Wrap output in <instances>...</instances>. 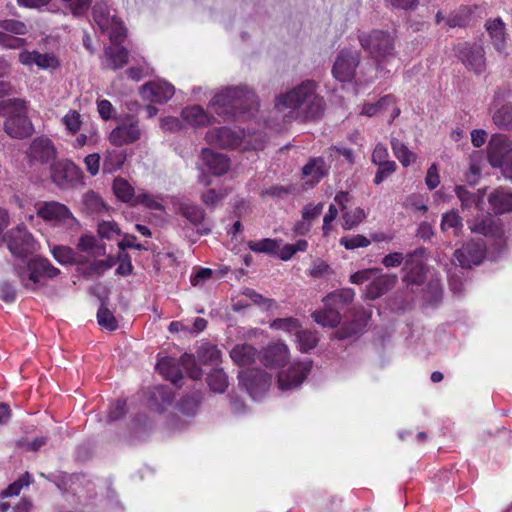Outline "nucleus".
Returning a JSON list of instances; mask_svg holds the SVG:
<instances>
[{"label":"nucleus","mask_w":512,"mask_h":512,"mask_svg":"<svg viewBox=\"0 0 512 512\" xmlns=\"http://www.w3.org/2000/svg\"><path fill=\"white\" fill-rule=\"evenodd\" d=\"M275 110L282 115L284 122L314 119L322 115L324 100L317 93L316 82L305 80L280 94L276 99Z\"/></svg>","instance_id":"f257e3e1"},{"label":"nucleus","mask_w":512,"mask_h":512,"mask_svg":"<svg viewBox=\"0 0 512 512\" xmlns=\"http://www.w3.org/2000/svg\"><path fill=\"white\" fill-rule=\"evenodd\" d=\"M256 106L254 92L244 85L223 88L210 101V107L223 120L235 117L238 113L249 112Z\"/></svg>","instance_id":"f03ea898"},{"label":"nucleus","mask_w":512,"mask_h":512,"mask_svg":"<svg viewBox=\"0 0 512 512\" xmlns=\"http://www.w3.org/2000/svg\"><path fill=\"white\" fill-rule=\"evenodd\" d=\"M395 36L384 30L362 32L359 35L361 47L368 51L379 69L388 67L397 57Z\"/></svg>","instance_id":"7ed1b4c3"},{"label":"nucleus","mask_w":512,"mask_h":512,"mask_svg":"<svg viewBox=\"0 0 512 512\" xmlns=\"http://www.w3.org/2000/svg\"><path fill=\"white\" fill-rule=\"evenodd\" d=\"M209 144L221 148H242L258 150L263 147V136L259 133L245 132L241 129L219 127L209 130L206 134Z\"/></svg>","instance_id":"20e7f679"},{"label":"nucleus","mask_w":512,"mask_h":512,"mask_svg":"<svg viewBox=\"0 0 512 512\" xmlns=\"http://www.w3.org/2000/svg\"><path fill=\"white\" fill-rule=\"evenodd\" d=\"M14 272L21 284L31 291L43 287L46 279H53L60 274V270L43 257H33L15 265Z\"/></svg>","instance_id":"39448f33"},{"label":"nucleus","mask_w":512,"mask_h":512,"mask_svg":"<svg viewBox=\"0 0 512 512\" xmlns=\"http://www.w3.org/2000/svg\"><path fill=\"white\" fill-rule=\"evenodd\" d=\"M0 116L6 117L4 130L12 138L23 139L33 133V125L26 115L25 102L18 98L0 101Z\"/></svg>","instance_id":"423d86ee"},{"label":"nucleus","mask_w":512,"mask_h":512,"mask_svg":"<svg viewBox=\"0 0 512 512\" xmlns=\"http://www.w3.org/2000/svg\"><path fill=\"white\" fill-rule=\"evenodd\" d=\"M1 241H4L10 253L19 259L28 258L38 250V242L24 225L7 231Z\"/></svg>","instance_id":"0eeeda50"},{"label":"nucleus","mask_w":512,"mask_h":512,"mask_svg":"<svg viewBox=\"0 0 512 512\" xmlns=\"http://www.w3.org/2000/svg\"><path fill=\"white\" fill-rule=\"evenodd\" d=\"M37 215L46 222L66 230L72 231L79 227V222L70 209L60 202L48 201L42 203L37 209Z\"/></svg>","instance_id":"6e6552de"},{"label":"nucleus","mask_w":512,"mask_h":512,"mask_svg":"<svg viewBox=\"0 0 512 512\" xmlns=\"http://www.w3.org/2000/svg\"><path fill=\"white\" fill-rule=\"evenodd\" d=\"M142 133L139 121L132 115H126L109 133L108 141L112 146L122 147L138 141L142 137Z\"/></svg>","instance_id":"1a4fd4ad"},{"label":"nucleus","mask_w":512,"mask_h":512,"mask_svg":"<svg viewBox=\"0 0 512 512\" xmlns=\"http://www.w3.org/2000/svg\"><path fill=\"white\" fill-rule=\"evenodd\" d=\"M361 54L358 50L342 49L337 55L332 74L340 82L353 81L360 64Z\"/></svg>","instance_id":"9d476101"},{"label":"nucleus","mask_w":512,"mask_h":512,"mask_svg":"<svg viewBox=\"0 0 512 512\" xmlns=\"http://www.w3.org/2000/svg\"><path fill=\"white\" fill-rule=\"evenodd\" d=\"M238 378L240 384L255 400L261 398L268 391L271 384V376L260 369L241 371Z\"/></svg>","instance_id":"9b49d317"},{"label":"nucleus","mask_w":512,"mask_h":512,"mask_svg":"<svg viewBox=\"0 0 512 512\" xmlns=\"http://www.w3.org/2000/svg\"><path fill=\"white\" fill-rule=\"evenodd\" d=\"M312 369V361L304 360L293 363L287 370L278 374V387L282 391L298 388Z\"/></svg>","instance_id":"f8f14e48"},{"label":"nucleus","mask_w":512,"mask_h":512,"mask_svg":"<svg viewBox=\"0 0 512 512\" xmlns=\"http://www.w3.org/2000/svg\"><path fill=\"white\" fill-rule=\"evenodd\" d=\"M486 255V244L482 239H471L454 252V260L462 268H471L482 263Z\"/></svg>","instance_id":"ddd939ff"},{"label":"nucleus","mask_w":512,"mask_h":512,"mask_svg":"<svg viewBox=\"0 0 512 512\" xmlns=\"http://www.w3.org/2000/svg\"><path fill=\"white\" fill-rule=\"evenodd\" d=\"M456 54L465 67L476 74L485 71L486 60L482 46L476 43H460L456 47Z\"/></svg>","instance_id":"4468645a"},{"label":"nucleus","mask_w":512,"mask_h":512,"mask_svg":"<svg viewBox=\"0 0 512 512\" xmlns=\"http://www.w3.org/2000/svg\"><path fill=\"white\" fill-rule=\"evenodd\" d=\"M56 148L47 137H37L29 145L27 160L29 165L51 164L56 158Z\"/></svg>","instance_id":"2eb2a0df"},{"label":"nucleus","mask_w":512,"mask_h":512,"mask_svg":"<svg viewBox=\"0 0 512 512\" xmlns=\"http://www.w3.org/2000/svg\"><path fill=\"white\" fill-rule=\"evenodd\" d=\"M140 93L144 100L163 104L173 97L175 89L172 84L158 80L143 85Z\"/></svg>","instance_id":"dca6fc26"},{"label":"nucleus","mask_w":512,"mask_h":512,"mask_svg":"<svg viewBox=\"0 0 512 512\" xmlns=\"http://www.w3.org/2000/svg\"><path fill=\"white\" fill-rule=\"evenodd\" d=\"M290 359L288 346L284 342L267 345L260 353V361L270 368L284 366Z\"/></svg>","instance_id":"f3484780"},{"label":"nucleus","mask_w":512,"mask_h":512,"mask_svg":"<svg viewBox=\"0 0 512 512\" xmlns=\"http://www.w3.org/2000/svg\"><path fill=\"white\" fill-rule=\"evenodd\" d=\"M467 225L472 233L480 234L491 238H500L503 235V229L499 220L491 215L475 217L467 220Z\"/></svg>","instance_id":"a211bd4d"},{"label":"nucleus","mask_w":512,"mask_h":512,"mask_svg":"<svg viewBox=\"0 0 512 512\" xmlns=\"http://www.w3.org/2000/svg\"><path fill=\"white\" fill-rule=\"evenodd\" d=\"M21 64L31 67L36 65L43 70H55L60 66V62L54 53H39L38 51L23 50L18 55Z\"/></svg>","instance_id":"6ab92c4d"},{"label":"nucleus","mask_w":512,"mask_h":512,"mask_svg":"<svg viewBox=\"0 0 512 512\" xmlns=\"http://www.w3.org/2000/svg\"><path fill=\"white\" fill-rule=\"evenodd\" d=\"M510 150L512 147L506 135L493 134L487 145L488 162L493 168H497L503 163Z\"/></svg>","instance_id":"aec40b11"},{"label":"nucleus","mask_w":512,"mask_h":512,"mask_svg":"<svg viewBox=\"0 0 512 512\" xmlns=\"http://www.w3.org/2000/svg\"><path fill=\"white\" fill-rule=\"evenodd\" d=\"M397 280V275L382 274L381 272L376 274L366 287L365 298L375 300L381 297L395 286Z\"/></svg>","instance_id":"412c9836"},{"label":"nucleus","mask_w":512,"mask_h":512,"mask_svg":"<svg viewBox=\"0 0 512 512\" xmlns=\"http://www.w3.org/2000/svg\"><path fill=\"white\" fill-rule=\"evenodd\" d=\"M52 181L59 187H64L78 176L76 165L67 160L53 161L51 164Z\"/></svg>","instance_id":"4be33fe9"},{"label":"nucleus","mask_w":512,"mask_h":512,"mask_svg":"<svg viewBox=\"0 0 512 512\" xmlns=\"http://www.w3.org/2000/svg\"><path fill=\"white\" fill-rule=\"evenodd\" d=\"M359 70L356 72L354 83L356 85H367L373 83L379 77H384L388 75L391 70L386 66L384 69H379L378 63L367 62L362 65L359 64Z\"/></svg>","instance_id":"5701e85b"},{"label":"nucleus","mask_w":512,"mask_h":512,"mask_svg":"<svg viewBox=\"0 0 512 512\" xmlns=\"http://www.w3.org/2000/svg\"><path fill=\"white\" fill-rule=\"evenodd\" d=\"M455 194L461 202L462 210L475 207L479 211H485V190L479 189L476 192H472L465 186L459 185L455 187Z\"/></svg>","instance_id":"b1692460"},{"label":"nucleus","mask_w":512,"mask_h":512,"mask_svg":"<svg viewBox=\"0 0 512 512\" xmlns=\"http://www.w3.org/2000/svg\"><path fill=\"white\" fill-rule=\"evenodd\" d=\"M416 253L417 252L408 254L404 266L406 273L403 277V281L408 288L411 287L412 291H414V286H423L425 279L423 265L421 263L413 262V257L416 255Z\"/></svg>","instance_id":"393cba45"},{"label":"nucleus","mask_w":512,"mask_h":512,"mask_svg":"<svg viewBox=\"0 0 512 512\" xmlns=\"http://www.w3.org/2000/svg\"><path fill=\"white\" fill-rule=\"evenodd\" d=\"M369 318L370 312L365 310L356 311L353 315V319L349 323H345L342 328L337 331L338 338L346 339L362 333Z\"/></svg>","instance_id":"a878e982"},{"label":"nucleus","mask_w":512,"mask_h":512,"mask_svg":"<svg viewBox=\"0 0 512 512\" xmlns=\"http://www.w3.org/2000/svg\"><path fill=\"white\" fill-rule=\"evenodd\" d=\"M201 159L214 175H223L229 169V159L223 153L204 148L201 152Z\"/></svg>","instance_id":"bb28decb"},{"label":"nucleus","mask_w":512,"mask_h":512,"mask_svg":"<svg viewBox=\"0 0 512 512\" xmlns=\"http://www.w3.org/2000/svg\"><path fill=\"white\" fill-rule=\"evenodd\" d=\"M490 208L488 213L502 214L512 210V191L496 189L488 196Z\"/></svg>","instance_id":"cd10ccee"},{"label":"nucleus","mask_w":512,"mask_h":512,"mask_svg":"<svg viewBox=\"0 0 512 512\" xmlns=\"http://www.w3.org/2000/svg\"><path fill=\"white\" fill-rule=\"evenodd\" d=\"M128 51L121 44H111L105 48L104 66L108 69L117 70L126 65Z\"/></svg>","instance_id":"c85d7f7f"},{"label":"nucleus","mask_w":512,"mask_h":512,"mask_svg":"<svg viewBox=\"0 0 512 512\" xmlns=\"http://www.w3.org/2000/svg\"><path fill=\"white\" fill-rule=\"evenodd\" d=\"M230 357L233 362L239 366H247L260 359V354L249 344H238L230 351Z\"/></svg>","instance_id":"c756f323"},{"label":"nucleus","mask_w":512,"mask_h":512,"mask_svg":"<svg viewBox=\"0 0 512 512\" xmlns=\"http://www.w3.org/2000/svg\"><path fill=\"white\" fill-rule=\"evenodd\" d=\"M355 297V291L351 288H343L329 293L324 299L325 307H334L339 312L351 303Z\"/></svg>","instance_id":"7c9ffc66"},{"label":"nucleus","mask_w":512,"mask_h":512,"mask_svg":"<svg viewBox=\"0 0 512 512\" xmlns=\"http://www.w3.org/2000/svg\"><path fill=\"white\" fill-rule=\"evenodd\" d=\"M486 29L492 39L494 47L499 52H503L506 46V33L503 21L501 19L487 21Z\"/></svg>","instance_id":"2f4dec72"},{"label":"nucleus","mask_w":512,"mask_h":512,"mask_svg":"<svg viewBox=\"0 0 512 512\" xmlns=\"http://www.w3.org/2000/svg\"><path fill=\"white\" fill-rule=\"evenodd\" d=\"M181 115L182 118L192 126H205L211 121L209 115L199 105L184 108Z\"/></svg>","instance_id":"473e14b6"},{"label":"nucleus","mask_w":512,"mask_h":512,"mask_svg":"<svg viewBox=\"0 0 512 512\" xmlns=\"http://www.w3.org/2000/svg\"><path fill=\"white\" fill-rule=\"evenodd\" d=\"M156 369L161 375L175 385L182 379V373L173 358L167 357L159 360L156 365Z\"/></svg>","instance_id":"72a5a7b5"},{"label":"nucleus","mask_w":512,"mask_h":512,"mask_svg":"<svg viewBox=\"0 0 512 512\" xmlns=\"http://www.w3.org/2000/svg\"><path fill=\"white\" fill-rule=\"evenodd\" d=\"M315 322L325 327H336L341 321L340 312L334 307H325L312 314Z\"/></svg>","instance_id":"f704fd0d"},{"label":"nucleus","mask_w":512,"mask_h":512,"mask_svg":"<svg viewBox=\"0 0 512 512\" xmlns=\"http://www.w3.org/2000/svg\"><path fill=\"white\" fill-rule=\"evenodd\" d=\"M463 220L459 215L458 210L452 209L448 212H445L442 215L440 228L442 232H446L449 229L453 230L454 236H459L463 229Z\"/></svg>","instance_id":"c9c22d12"},{"label":"nucleus","mask_w":512,"mask_h":512,"mask_svg":"<svg viewBox=\"0 0 512 512\" xmlns=\"http://www.w3.org/2000/svg\"><path fill=\"white\" fill-rule=\"evenodd\" d=\"M325 163L321 158L312 159L303 167V175L308 178L311 186L318 183L325 175Z\"/></svg>","instance_id":"e433bc0d"},{"label":"nucleus","mask_w":512,"mask_h":512,"mask_svg":"<svg viewBox=\"0 0 512 512\" xmlns=\"http://www.w3.org/2000/svg\"><path fill=\"white\" fill-rule=\"evenodd\" d=\"M126 160V153L120 150H107L103 160V172L114 173L119 170Z\"/></svg>","instance_id":"4c0bfd02"},{"label":"nucleus","mask_w":512,"mask_h":512,"mask_svg":"<svg viewBox=\"0 0 512 512\" xmlns=\"http://www.w3.org/2000/svg\"><path fill=\"white\" fill-rule=\"evenodd\" d=\"M113 191L118 199L123 202H132L135 204V190L132 185L123 178H116L113 181Z\"/></svg>","instance_id":"58836bf2"},{"label":"nucleus","mask_w":512,"mask_h":512,"mask_svg":"<svg viewBox=\"0 0 512 512\" xmlns=\"http://www.w3.org/2000/svg\"><path fill=\"white\" fill-rule=\"evenodd\" d=\"M493 123L502 130H512V105L506 104L492 114Z\"/></svg>","instance_id":"ea45409f"},{"label":"nucleus","mask_w":512,"mask_h":512,"mask_svg":"<svg viewBox=\"0 0 512 512\" xmlns=\"http://www.w3.org/2000/svg\"><path fill=\"white\" fill-rule=\"evenodd\" d=\"M93 17L101 30L109 28L111 22L116 19L115 15H111L110 8L106 3H96L93 8Z\"/></svg>","instance_id":"a19ab883"},{"label":"nucleus","mask_w":512,"mask_h":512,"mask_svg":"<svg viewBox=\"0 0 512 512\" xmlns=\"http://www.w3.org/2000/svg\"><path fill=\"white\" fill-rule=\"evenodd\" d=\"M296 342L298 344V349L303 352H309L313 348H315L318 344L319 338L316 332L311 330H297L296 333Z\"/></svg>","instance_id":"79ce46f5"},{"label":"nucleus","mask_w":512,"mask_h":512,"mask_svg":"<svg viewBox=\"0 0 512 512\" xmlns=\"http://www.w3.org/2000/svg\"><path fill=\"white\" fill-rule=\"evenodd\" d=\"M179 212L193 225L200 224L205 217V213L202 208L189 202L180 203Z\"/></svg>","instance_id":"37998d69"},{"label":"nucleus","mask_w":512,"mask_h":512,"mask_svg":"<svg viewBox=\"0 0 512 512\" xmlns=\"http://www.w3.org/2000/svg\"><path fill=\"white\" fill-rule=\"evenodd\" d=\"M281 242L280 239L265 238L258 241H249L248 247L256 253L276 254Z\"/></svg>","instance_id":"c03bdc74"},{"label":"nucleus","mask_w":512,"mask_h":512,"mask_svg":"<svg viewBox=\"0 0 512 512\" xmlns=\"http://www.w3.org/2000/svg\"><path fill=\"white\" fill-rule=\"evenodd\" d=\"M207 383L210 389L216 393H223L227 389L229 382L223 369H214L207 377Z\"/></svg>","instance_id":"a18cd8bd"},{"label":"nucleus","mask_w":512,"mask_h":512,"mask_svg":"<svg viewBox=\"0 0 512 512\" xmlns=\"http://www.w3.org/2000/svg\"><path fill=\"white\" fill-rule=\"evenodd\" d=\"M392 150L395 157L405 167L409 166L416 159V155L410 151L401 141L392 139L391 141Z\"/></svg>","instance_id":"49530a36"},{"label":"nucleus","mask_w":512,"mask_h":512,"mask_svg":"<svg viewBox=\"0 0 512 512\" xmlns=\"http://www.w3.org/2000/svg\"><path fill=\"white\" fill-rule=\"evenodd\" d=\"M61 123L65 126L68 134H77L82 126V117L76 110H69L61 119Z\"/></svg>","instance_id":"de8ad7c7"},{"label":"nucleus","mask_w":512,"mask_h":512,"mask_svg":"<svg viewBox=\"0 0 512 512\" xmlns=\"http://www.w3.org/2000/svg\"><path fill=\"white\" fill-rule=\"evenodd\" d=\"M54 259L61 265L72 264L76 261L75 251L68 246H54L51 249Z\"/></svg>","instance_id":"09e8293b"},{"label":"nucleus","mask_w":512,"mask_h":512,"mask_svg":"<svg viewBox=\"0 0 512 512\" xmlns=\"http://www.w3.org/2000/svg\"><path fill=\"white\" fill-rule=\"evenodd\" d=\"M173 399L172 391L166 386L155 387L151 395V400L158 406L159 410L163 409V405L171 404Z\"/></svg>","instance_id":"8fccbe9b"},{"label":"nucleus","mask_w":512,"mask_h":512,"mask_svg":"<svg viewBox=\"0 0 512 512\" xmlns=\"http://www.w3.org/2000/svg\"><path fill=\"white\" fill-rule=\"evenodd\" d=\"M102 31L109 34L111 44L113 45L121 44L126 38V28L118 18L111 22L109 28Z\"/></svg>","instance_id":"3c124183"},{"label":"nucleus","mask_w":512,"mask_h":512,"mask_svg":"<svg viewBox=\"0 0 512 512\" xmlns=\"http://www.w3.org/2000/svg\"><path fill=\"white\" fill-rule=\"evenodd\" d=\"M366 213L362 208H355L352 211H346L343 213V228L350 230L359 225L365 218Z\"/></svg>","instance_id":"603ef678"},{"label":"nucleus","mask_w":512,"mask_h":512,"mask_svg":"<svg viewBox=\"0 0 512 512\" xmlns=\"http://www.w3.org/2000/svg\"><path fill=\"white\" fill-rule=\"evenodd\" d=\"M470 16V8L466 6L460 7L457 11L448 17L447 25L449 27H464L468 24Z\"/></svg>","instance_id":"864d4df0"},{"label":"nucleus","mask_w":512,"mask_h":512,"mask_svg":"<svg viewBox=\"0 0 512 512\" xmlns=\"http://www.w3.org/2000/svg\"><path fill=\"white\" fill-rule=\"evenodd\" d=\"M392 104H394V99L392 96L388 95L381 98L377 103L365 104L362 108L361 114L371 117L385 110L387 106Z\"/></svg>","instance_id":"5fc2aeb1"},{"label":"nucleus","mask_w":512,"mask_h":512,"mask_svg":"<svg viewBox=\"0 0 512 512\" xmlns=\"http://www.w3.org/2000/svg\"><path fill=\"white\" fill-rule=\"evenodd\" d=\"M83 203L91 213H100L105 209L101 197L94 191H88L83 197Z\"/></svg>","instance_id":"6e6d98bb"},{"label":"nucleus","mask_w":512,"mask_h":512,"mask_svg":"<svg viewBox=\"0 0 512 512\" xmlns=\"http://www.w3.org/2000/svg\"><path fill=\"white\" fill-rule=\"evenodd\" d=\"M77 247L80 251L86 252L92 256L101 254L99 247L97 246V240L94 236L83 235L80 237Z\"/></svg>","instance_id":"4d7b16f0"},{"label":"nucleus","mask_w":512,"mask_h":512,"mask_svg":"<svg viewBox=\"0 0 512 512\" xmlns=\"http://www.w3.org/2000/svg\"><path fill=\"white\" fill-rule=\"evenodd\" d=\"M271 327L276 330H282L296 335L297 330L300 328V324L295 318H278L271 323Z\"/></svg>","instance_id":"13d9d810"},{"label":"nucleus","mask_w":512,"mask_h":512,"mask_svg":"<svg viewBox=\"0 0 512 512\" xmlns=\"http://www.w3.org/2000/svg\"><path fill=\"white\" fill-rule=\"evenodd\" d=\"M97 320L100 326L111 331L115 330L118 326L112 312L104 306L99 308L97 312Z\"/></svg>","instance_id":"bf43d9fd"},{"label":"nucleus","mask_w":512,"mask_h":512,"mask_svg":"<svg viewBox=\"0 0 512 512\" xmlns=\"http://www.w3.org/2000/svg\"><path fill=\"white\" fill-rule=\"evenodd\" d=\"M0 28L15 35H24L28 32L25 23L15 19H4L0 21Z\"/></svg>","instance_id":"052dcab7"},{"label":"nucleus","mask_w":512,"mask_h":512,"mask_svg":"<svg viewBox=\"0 0 512 512\" xmlns=\"http://www.w3.org/2000/svg\"><path fill=\"white\" fill-rule=\"evenodd\" d=\"M340 244L348 250L370 245V240L363 235L345 236L340 239Z\"/></svg>","instance_id":"680f3d73"},{"label":"nucleus","mask_w":512,"mask_h":512,"mask_svg":"<svg viewBox=\"0 0 512 512\" xmlns=\"http://www.w3.org/2000/svg\"><path fill=\"white\" fill-rule=\"evenodd\" d=\"M381 271L382 270L380 268H369L360 270L350 276V281L351 283L357 285L363 284L365 282H371L373 277L376 274L380 273Z\"/></svg>","instance_id":"e2e57ef3"},{"label":"nucleus","mask_w":512,"mask_h":512,"mask_svg":"<svg viewBox=\"0 0 512 512\" xmlns=\"http://www.w3.org/2000/svg\"><path fill=\"white\" fill-rule=\"evenodd\" d=\"M115 265V260L109 257L105 260H97L90 264L88 272L91 275L101 276Z\"/></svg>","instance_id":"0e129e2a"},{"label":"nucleus","mask_w":512,"mask_h":512,"mask_svg":"<svg viewBox=\"0 0 512 512\" xmlns=\"http://www.w3.org/2000/svg\"><path fill=\"white\" fill-rule=\"evenodd\" d=\"M31 482L29 473H25L19 480L15 481L7 489L2 492V497L16 496L20 493L24 486H28Z\"/></svg>","instance_id":"69168bd1"},{"label":"nucleus","mask_w":512,"mask_h":512,"mask_svg":"<svg viewBox=\"0 0 512 512\" xmlns=\"http://www.w3.org/2000/svg\"><path fill=\"white\" fill-rule=\"evenodd\" d=\"M135 204H143L151 210H163L164 207L161 202L148 193H140L135 198Z\"/></svg>","instance_id":"338daca9"},{"label":"nucleus","mask_w":512,"mask_h":512,"mask_svg":"<svg viewBox=\"0 0 512 512\" xmlns=\"http://www.w3.org/2000/svg\"><path fill=\"white\" fill-rule=\"evenodd\" d=\"M323 203H318L316 205L307 204L302 209V217L303 219L310 222L312 225L313 222L321 215L323 211Z\"/></svg>","instance_id":"774afa93"}]
</instances>
